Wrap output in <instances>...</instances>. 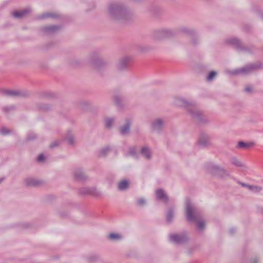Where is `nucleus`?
I'll list each match as a JSON object with an SVG mask.
<instances>
[{
	"mask_svg": "<svg viewBox=\"0 0 263 263\" xmlns=\"http://www.w3.org/2000/svg\"><path fill=\"white\" fill-rule=\"evenodd\" d=\"M184 208L187 220L190 222H196L197 229L200 231L203 230L205 228V222L202 219H199L200 215L194 204L190 200L186 199Z\"/></svg>",
	"mask_w": 263,
	"mask_h": 263,
	"instance_id": "obj_1",
	"label": "nucleus"
},
{
	"mask_svg": "<svg viewBox=\"0 0 263 263\" xmlns=\"http://www.w3.org/2000/svg\"><path fill=\"white\" fill-rule=\"evenodd\" d=\"M173 104L178 107H185L192 117L199 120L201 119L202 112L196 108V105L194 103L187 101L181 97H176L173 101Z\"/></svg>",
	"mask_w": 263,
	"mask_h": 263,
	"instance_id": "obj_2",
	"label": "nucleus"
},
{
	"mask_svg": "<svg viewBox=\"0 0 263 263\" xmlns=\"http://www.w3.org/2000/svg\"><path fill=\"white\" fill-rule=\"evenodd\" d=\"M108 15L112 18L117 20H122L128 14V11L122 4H111L108 7Z\"/></svg>",
	"mask_w": 263,
	"mask_h": 263,
	"instance_id": "obj_3",
	"label": "nucleus"
},
{
	"mask_svg": "<svg viewBox=\"0 0 263 263\" xmlns=\"http://www.w3.org/2000/svg\"><path fill=\"white\" fill-rule=\"evenodd\" d=\"M209 171L211 173L221 177L230 176V174L227 170L216 164L210 165Z\"/></svg>",
	"mask_w": 263,
	"mask_h": 263,
	"instance_id": "obj_4",
	"label": "nucleus"
},
{
	"mask_svg": "<svg viewBox=\"0 0 263 263\" xmlns=\"http://www.w3.org/2000/svg\"><path fill=\"white\" fill-rule=\"evenodd\" d=\"M170 240L175 243H183L188 241L189 236L186 233L174 234L170 235Z\"/></svg>",
	"mask_w": 263,
	"mask_h": 263,
	"instance_id": "obj_5",
	"label": "nucleus"
},
{
	"mask_svg": "<svg viewBox=\"0 0 263 263\" xmlns=\"http://www.w3.org/2000/svg\"><path fill=\"white\" fill-rule=\"evenodd\" d=\"M165 124V120L162 118H157L154 119L151 124V127L153 131L160 132L162 130Z\"/></svg>",
	"mask_w": 263,
	"mask_h": 263,
	"instance_id": "obj_6",
	"label": "nucleus"
},
{
	"mask_svg": "<svg viewBox=\"0 0 263 263\" xmlns=\"http://www.w3.org/2000/svg\"><path fill=\"white\" fill-rule=\"evenodd\" d=\"M80 193L83 195H92L98 196L100 194L99 191L96 187H85L80 190Z\"/></svg>",
	"mask_w": 263,
	"mask_h": 263,
	"instance_id": "obj_7",
	"label": "nucleus"
},
{
	"mask_svg": "<svg viewBox=\"0 0 263 263\" xmlns=\"http://www.w3.org/2000/svg\"><path fill=\"white\" fill-rule=\"evenodd\" d=\"M156 197L158 200L167 203L168 201V197L164 191L162 189H159L155 191Z\"/></svg>",
	"mask_w": 263,
	"mask_h": 263,
	"instance_id": "obj_8",
	"label": "nucleus"
},
{
	"mask_svg": "<svg viewBox=\"0 0 263 263\" xmlns=\"http://www.w3.org/2000/svg\"><path fill=\"white\" fill-rule=\"evenodd\" d=\"M257 66L254 64L247 65L244 67L237 69L236 73L240 74H247L251 72L253 70L256 68Z\"/></svg>",
	"mask_w": 263,
	"mask_h": 263,
	"instance_id": "obj_9",
	"label": "nucleus"
},
{
	"mask_svg": "<svg viewBox=\"0 0 263 263\" xmlns=\"http://www.w3.org/2000/svg\"><path fill=\"white\" fill-rule=\"evenodd\" d=\"M140 153L142 157L145 159L150 160L152 157V152L150 148L146 146H144L140 149Z\"/></svg>",
	"mask_w": 263,
	"mask_h": 263,
	"instance_id": "obj_10",
	"label": "nucleus"
},
{
	"mask_svg": "<svg viewBox=\"0 0 263 263\" xmlns=\"http://www.w3.org/2000/svg\"><path fill=\"white\" fill-rule=\"evenodd\" d=\"M111 148L109 146L103 147L97 152V156L99 158L106 157L110 152Z\"/></svg>",
	"mask_w": 263,
	"mask_h": 263,
	"instance_id": "obj_11",
	"label": "nucleus"
},
{
	"mask_svg": "<svg viewBox=\"0 0 263 263\" xmlns=\"http://www.w3.org/2000/svg\"><path fill=\"white\" fill-rule=\"evenodd\" d=\"M131 125V122L129 120L126 121V122L120 126L119 128L120 133L122 135H127L130 130Z\"/></svg>",
	"mask_w": 263,
	"mask_h": 263,
	"instance_id": "obj_12",
	"label": "nucleus"
},
{
	"mask_svg": "<svg viewBox=\"0 0 263 263\" xmlns=\"http://www.w3.org/2000/svg\"><path fill=\"white\" fill-rule=\"evenodd\" d=\"M73 174L75 179L78 180H84L87 178V176L84 173V172L80 168L76 169L74 171Z\"/></svg>",
	"mask_w": 263,
	"mask_h": 263,
	"instance_id": "obj_13",
	"label": "nucleus"
},
{
	"mask_svg": "<svg viewBox=\"0 0 263 263\" xmlns=\"http://www.w3.org/2000/svg\"><path fill=\"white\" fill-rule=\"evenodd\" d=\"M210 142L209 137L205 134H201L198 140V143L199 145L202 146L207 145Z\"/></svg>",
	"mask_w": 263,
	"mask_h": 263,
	"instance_id": "obj_14",
	"label": "nucleus"
},
{
	"mask_svg": "<svg viewBox=\"0 0 263 263\" xmlns=\"http://www.w3.org/2000/svg\"><path fill=\"white\" fill-rule=\"evenodd\" d=\"M129 61V58L127 57H124L121 59L117 65V68L119 70H122L126 68Z\"/></svg>",
	"mask_w": 263,
	"mask_h": 263,
	"instance_id": "obj_15",
	"label": "nucleus"
},
{
	"mask_svg": "<svg viewBox=\"0 0 263 263\" xmlns=\"http://www.w3.org/2000/svg\"><path fill=\"white\" fill-rule=\"evenodd\" d=\"M123 238V235L119 233L112 232L108 235V238L112 241H119L121 240Z\"/></svg>",
	"mask_w": 263,
	"mask_h": 263,
	"instance_id": "obj_16",
	"label": "nucleus"
},
{
	"mask_svg": "<svg viewBox=\"0 0 263 263\" xmlns=\"http://www.w3.org/2000/svg\"><path fill=\"white\" fill-rule=\"evenodd\" d=\"M129 186V181L127 180H122L118 183V189L119 191H125Z\"/></svg>",
	"mask_w": 263,
	"mask_h": 263,
	"instance_id": "obj_17",
	"label": "nucleus"
},
{
	"mask_svg": "<svg viewBox=\"0 0 263 263\" xmlns=\"http://www.w3.org/2000/svg\"><path fill=\"white\" fill-rule=\"evenodd\" d=\"M115 119L113 117H106L104 119L105 126L107 128H111L115 123Z\"/></svg>",
	"mask_w": 263,
	"mask_h": 263,
	"instance_id": "obj_18",
	"label": "nucleus"
},
{
	"mask_svg": "<svg viewBox=\"0 0 263 263\" xmlns=\"http://www.w3.org/2000/svg\"><path fill=\"white\" fill-rule=\"evenodd\" d=\"M158 37H165L171 34V31L167 29H162L156 32Z\"/></svg>",
	"mask_w": 263,
	"mask_h": 263,
	"instance_id": "obj_19",
	"label": "nucleus"
},
{
	"mask_svg": "<svg viewBox=\"0 0 263 263\" xmlns=\"http://www.w3.org/2000/svg\"><path fill=\"white\" fill-rule=\"evenodd\" d=\"M25 184L28 186H35L38 184L37 181L32 178H28L25 180Z\"/></svg>",
	"mask_w": 263,
	"mask_h": 263,
	"instance_id": "obj_20",
	"label": "nucleus"
},
{
	"mask_svg": "<svg viewBox=\"0 0 263 263\" xmlns=\"http://www.w3.org/2000/svg\"><path fill=\"white\" fill-rule=\"evenodd\" d=\"M138 154V151L135 147H130L126 153V156L137 157Z\"/></svg>",
	"mask_w": 263,
	"mask_h": 263,
	"instance_id": "obj_21",
	"label": "nucleus"
},
{
	"mask_svg": "<svg viewBox=\"0 0 263 263\" xmlns=\"http://www.w3.org/2000/svg\"><path fill=\"white\" fill-rule=\"evenodd\" d=\"M174 211L173 209L168 210L166 214V220L168 222H171L174 218Z\"/></svg>",
	"mask_w": 263,
	"mask_h": 263,
	"instance_id": "obj_22",
	"label": "nucleus"
},
{
	"mask_svg": "<svg viewBox=\"0 0 263 263\" xmlns=\"http://www.w3.org/2000/svg\"><path fill=\"white\" fill-rule=\"evenodd\" d=\"M253 145L252 143H246L243 141L238 142L237 147L238 148H248Z\"/></svg>",
	"mask_w": 263,
	"mask_h": 263,
	"instance_id": "obj_23",
	"label": "nucleus"
},
{
	"mask_svg": "<svg viewBox=\"0 0 263 263\" xmlns=\"http://www.w3.org/2000/svg\"><path fill=\"white\" fill-rule=\"evenodd\" d=\"M28 12L29 11L27 10H24L20 11H15L13 12V15L15 17L20 18L24 16L25 14Z\"/></svg>",
	"mask_w": 263,
	"mask_h": 263,
	"instance_id": "obj_24",
	"label": "nucleus"
},
{
	"mask_svg": "<svg viewBox=\"0 0 263 263\" xmlns=\"http://www.w3.org/2000/svg\"><path fill=\"white\" fill-rule=\"evenodd\" d=\"M231 163L237 167H245V165L241 162L239 161L236 158L233 157L231 159Z\"/></svg>",
	"mask_w": 263,
	"mask_h": 263,
	"instance_id": "obj_25",
	"label": "nucleus"
},
{
	"mask_svg": "<svg viewBox=\"0 0 263 263\" xmlns=\"http://www.w3.org/2000/svg\"><path fill=\"white\" fill-rule=\"evenodd\" d=\"M228 43L235 46H238L240 45V41L236 37H232L228 41Z\"/></svg>",
	"mask_w": 263,
	"mask_h": 263,
	"instance_id": "obj_26",
	"label": "nucleus"
},
{
	"mask_svg": "<svg viewBox=\"0 0 263 263\" xmlns=\"http://www.w3.org/2000/svg\"><path fill=\"white\" fill-rule=\"evenodd\" d=\"M247 187L250 190L256 192H260L261 190V187L257 185H247Z\"/></svg>",
	"mask_w": 263,
	"mask_h": 263,
	"instance_id": "obj_27",
	"label": "nucleus"
},
{
	"mask_svg": "<svg viewBox=\"0 0 263 263\" xmlns=\"http://www.w3.org/2000/svg\"><path fill=\"white\" fill-rule=\"evenodd\" d=\"M136 203L138 206H141L146 204V200L145 198L141 197L137 200Z\"/></svg>",
	"mask_w": 263,
	"mask_h": 263,
	"instance_id": "obj_28",
	"label": "nucleus"
},
{
	"mask_svg": "<svg viewBox=\"0 0 263 263\" xmlns=\"http://www.w3.org/2000/svg\"><path fill=\"white\" fill-rule=\"evenodd\" d=\"M58 29L57 26H50L46 27L45 30L46 32H54Z\"/></svg>",
	"mask_w": 263,
	"mask_h": 263,
	"instance_id": "obj_29",
	"label": "nucleus"
},
{
	"mask_svg": "<svg viewBox=\"0 0 263 263\" xmlns=\"http://www.w3.org/2000/svg\"><path fill=\"white\" fill-rule=\"evenodd\" d=\"M6 93L10 96H17L21 95L19 91L16 90H7Z\"/></svg>",
	"mask_w": 263,
	"mask_h": 263,
	"instance_id": "obj_30",
	"label": "nucleus"
},
{
	"mask_svg": "<svg viewBox=\"0 0 263 263\" xmlns=\"http://www.w3.org/2000/svg\"><path fill=\"white\" fill-rule=\"evenodd\" d=\"M216 74H217V73L215 71H211L207 77V80L208 81L213 80L214 79V78L216 77Z\"/></svg>",
	"mask_w": 263,
	"mask_h": 263,
	"instance_id": "obj_31",
	"label": "nucleus"
},
{
	"mask_svg": "<svg viewBox=\"0 0 263 263\" xmlns=\"http://www.w3.org/2000/svg\"><path fill=\"white\" fill-rule=\"evenodd\" d=\"M10 133V130L6 127H3L0 129V134L2 135H7Z\"/></svg>",
	"mask_w": 263,
	"mask_h": 263,
	"instance_id": "obj_32",
	"label": "nucleus"
},
{
	"mask_svg": "<svg viewBox=\"0 0 263 263\" xmlns=\"http://www.w3.org/2000/svg\"><path fill=\"white\" fill-rule=\"evenodd\" d=\"M56 14L53 13H46L43 14L42 17L43 18H47V17H56Z\"/></svg>",
	"mask_w": 263,
	"mask_h": 263,
	"instance_id": "obj_33",
	"label": "nucleus"
},
{
	"mask_svg": "<svg viewBox=\"0 0 263 263\" xmlns=\"http://www.w3.org/2000/svg\"><path fill=\"white\" fill-rule=\"evenodd\" d=\"M68 143L70 144H72L74 143V139L73 136H70L66 139Z\"/></svg>",
	"mask_w": 263,
	"mask_h": 263,
	"instance_id": "obj_34",
	"label": "nucleus"
},
{
	"mask_svg": "<svg viewBox=\"0 0 263 263\" xmlns=\"http://www.w3.org/2000/svg\"><path fill=\"white\" fill-rule=\"evenodd\" d=\"M45 159V157L44 155L41 154L37 157V160L39 162H43Z\"/></svg>",
	"mask_w": 263,
	"mask_h": 263,
	"instance_id": "obj_35",
	"label": "nucleus"
},
{
	"mask_svg": "<svg viewBox=\"0 0 263 263\" xmlns=\"http://www.w3.org/2000/svg\"><path fill=\"white\" fill-rule=\"evenodd\" d=\"M252 88L250 86H246L245 88V91H246L247 92H250L252 91Z\"/></svg>",
	"mask_w": 263,
	"mask_h": 263,
	"instance_id": "obj_36",
	"label": "nucleus"
},
{
	"mask_svg": "<svg viewBox=\"0 0 263 263\" xmlns=\"http://www.w3.org/2000/svg\"><path fill=\"white\" fill-rule=\"evenodd\" d=\"M235 231H236V229H235V228H230V229L229 230V233L230 234H233Z\"/></svg>",
	"mask_w": 263,
	"mask_h": 263,
	"instance_id": "obj_37",
	"label": "nucleus"
},
{
	"mask_svg": "<svg viewBox=\"0 0 263 263\" xmlns=\"http://www.w3.org/2000/svg\"><path fill=\"white\" fill-rule=\"evenodd\" d=\"M13 108V107L12 106H8V107H6L5 108H4V110L6 111H7L10 109H12Z\"/></svg>",
	"mask_w": 263,
	"mask_h": 263,
	"instance_id": "obj_38",
	"label": "nucleus"
},
{
	"mask_svg": "<svg viewBox=\"0 0 263 263\" xmlns=\"http://www.w3.org/2000/svg\"><path fill=\"white\" fill-rule=\"evenodd\" d=\"M42 108L44 110H48L50 108V107L46 105L42 107Z\"/></svg>",
	"mask_w": 263,
	"mask_h": 263,
	"instance_id": "obj_39",
	"label": "nucleus"
},
{
	"mask_svg": "<svg viewBox=\"0 0 263 263\" xmlns=\"http://www.w3.org/2000/svg\"><path fill=\"white\" fill-rule=\"evenodd\" d=\"M58 144H59V142H53L51 144V146L54 147V146H55L58 145Z\"/></svg>",
	"mask_w": 263,
	"mask_h": 263,
	"instance_id": "obj_40",
	"label": "nucleus"
},
{
	"mask_svg": "<svg viewBox=\"0 0 263 263\" xmlns=\"http://www.w3.org/2000/svg\"><path fill=\"white\" fill-rule=\"evenodd\" d=\"M186 252L188 254H190L192 251L189 249H186Z\"/></svg>",
	"mask_w": 263,
	"mask_h": 263,
	"instance_id": "obj_41",
	"label": "nucleus"
},
{
	"mask_svg": "<svg viewBox=\"0 0 263 263\" xmlns=\"http://www.w3.org/2000/svg\"><path fill=\"white\" fill-rule=\"evenodd\" d=\"M241 184L242 186H246L247 187V185H249L248 184H246L243 183H241Z\"/></svg>",
	"mask_w": 263,
	"mask_h": 263,
	"instance_id": "obj_42",
	"label": "nucleus"
}]
</instances>
